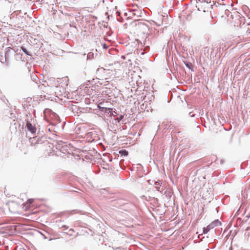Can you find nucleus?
<instances>
[{
  "label": "nucleus",
  "instance_id": "9",
  "mask_svg": "<svg viewBox=\"0 0 250 250\" xmlns=\"http://www.w3.org/2000/svg\"><path fill=\"white\" fill-rule=\"evenodd\" d=\"M199 1L203 2H207V3H210L212 0H198Z\"/></svg>",
  "mask_w": 250,
  "mask_h": 250
},
{
  "label": "nucleus",
  "instance_id": "11",
  "mask_svg": "<svg viewBox=\"0 0 250 250\" xmlns=\"http://www.w3.org/2000/svg\"><path fill=\"white\" fill-rule=\"evenodd\" d=\"M134 15H137V13H133Z\"/></svg>",
  "mask_w": 250,
  "mask_h": 250
},
{
  "label": "nucleus",
  "instance_id": "10",
  "mask_svg": "<svg viewBox=\"0 0 250 250\" xmlns=\"http://www.w3.org/2000/svg\"><path fill=\"white\" fill-rule=\"evenodd\" d=\"M247 34L248 35H250V28H248L247 31Z\"/></svg>",
  "mask_w": 250,
  "mask_h": 250
},
{
  "label": "nucleus",
  "instance_id": "3",
  "mask_svg": "<svg viewBox=\"0 0 250 250\" xmlns=\"http://www.w3.org/2000/svg\"><path fill=\"white\" fill-rule=\"evenodd\" d=\"M26 127L31 133L35 134L36 132L37 129L35 125H33L30 122H27Z\"/></svg>",
  "mask_w": 250,
  "mask_h": 250
},
{
  "label": "nucleus",
  "instance_id": "8",
  "mask_svg": "<svg viewBox=\"0 0 250 250\" xmlns=\"http://www.w3.org/2000/svg\"><path fill=\"white\" fill-rule=\"evenodd\" d=\"M34 200L33 199H29L27 200V202H26V204L28 205V204H32L33 202H34Z\"/></svg>",
  "mask_w": 250,
  "mask_h": 250
},
{
  "label": "nucleus",
  "instance_id": "2",
  "mask_svg": "<svg viewBox=\"0 0 250 250\" xmlns=\"http://www.w3.org/2000/svg\"><path fill=\"white\" fill-rule=\"evenodd\" d=\"M221 224V222L218 220H217L214 222H212L209 225H208L206 229H204V233H207L210 229L213 228L215 226L220 225Z\"/></svg>",
  "mask_w": 250,
  "mask_h": 250
},
{
  "label": "nucleus",
  "instance_id": "7",
  "mask_svg": "<svg viewBox=\"0 0 250 250\" xmlns=\"http://www.w3.org/2000/svg\"><path fill=\"white\" fill-rule=\"evenodd\" d=\"M21 49L22 50V51L27 55H30V54L29 53V52L26 49V48H25L24 47H21Z\"/></svg>",
  "mask_w": 250,
  "mask_h": 250
},
{
  "label": "nucleus",
  "instance_id": "1",
  "mask_svg": "<svg viewBox=\"0 0 250 250\" xmlns=\"http://www.w3.org/2000/svg\"><path fill=\"white\" fill-rule=\"evenodd\" d=\"M208 4L209 3H207V2H203L198 1L196 2V8H197V10L200 12L209 13L211 5H209Z\"/></svg>",
  "mask_w": 250,
  "mask_h": 250
},
{
  "label": "nucleus",
  "instance_id": "4",
  "mask_svg": "<svg viewBox=\"0 0 250 250\" xmlns=\"http://www.w3.org/2000/svg\"><path fill=\"white\" fill-rule=\"evenodd\" d=\"M138 28L139 29H143L145 31H146L147 29V26L143 23H140L138 25Z\"/></svg>",
  "mask_w": 250,
  "mask_h": 250
},
{
  "label": "nucleus",
  "instance_id": "6",
  "mask_svg": "<svg viewBox=\"0 0 250 250\" xmlns=\"http://www.w3.org/2000/svg\"><path fill=\"white\" fill-rule=\"evenodd\" d=\"M155 188L157 189V190L158 191H160L161 184L159 182H157L155 183Z\"/></svg>",
  "mask_w": 250,
  "mask_h": 250
},
{
  "label": "nucleus",
  "instance_id": "12",
  "mask_svg": "<svg viewBox=\"0 0 250 250\" xmlns=\"http://www.w3.org/2000/svg\"><path fill=\"white\" fill-rule=\"evenodd\" d=\"M134 15H137V13H133Z\"/></svg>",
  "mask_w": 250,
  "mask_h": 250
},
{
  "label": "nucleus",
  "instance_id": "5",
  "mask_svg": "<svg viewBox=\"0 0 250 250\" xmlns=\"http://www.w3.org/2000/svg\"><path fill=\"white\" fill-rule=\"evenodd\" d=\"M119 153L121 156H126L128 155V153L126 150H120Z\"/></svg>",
  "mask_w": 250,
  "mask_h": 250
}]
</instances>
